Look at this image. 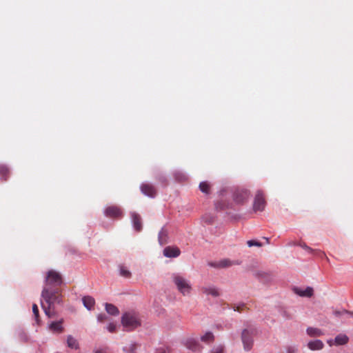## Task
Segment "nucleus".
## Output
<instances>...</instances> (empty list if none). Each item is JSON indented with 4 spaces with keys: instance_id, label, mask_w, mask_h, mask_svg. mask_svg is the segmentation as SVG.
<instances>
[{
    "instance_id": "33",
    "label": "nucleus",
    "mask_w": 353,
    "mask_h": 353,
    "mask_svg": "<svg viewBox=\"0 0 353 353\" xmlns=\"http://www.w3.org/2000/svg\"><path fill=\"white\" fill-rule=\"evenodd\" d=\"M299 245L309 252L312 251V250L310 247H308L305 243H300Z\"/></svg>"
},
{
    "instance_id": "7",
    "label": "nucleus",
    "mask_w": 353,
    "mask_h": 353,
    "mask_svg": "<svg viewBox=\"0 0 353 353\" xmlns=\"http://www.w3.org/2000/svg\"><path fill=\"white\" fill-rule=\"evenodd\" d=\"M105 215L110 219H120L123 216V211L119 206L110 205L104 211Z\"/></svg>"
},
{
    "instance_id": "13",
    "label": "nucleus",
    "mask_w": 353,
    "mask_h": 353,
    "mask_svg": "<svg viewBox=\"0 0 353 353\" xmlns=\"http://www.w3.org/2000/svg\"><path fill=\"white\" fill-rule=\"evenodd\" d=\"M181 251L177 247L168 246L163 250V254L166 257H177L180 255Z\"/></svg>"
},
{
    "instance_id": "4",
    "label": "nucleus",
    "mask_w": 353,
    "mask_h": 353,
    "mask_svg": "<svg viewBox=\"0 0 353 353\" xmlns=\"http://www.w3.org/2000/svg\"><path fill=\"white\" fill-rule=\"evenodd\" d=\"M254 334V329H244L241 334V340L243 347L245 351H249L253 345V335Z\"/></svg>"
},
{
    "instance_id": "21",
    "label": "nucleus",
    "mask_w": 353,
    "mask_h": 353,
    "mask_svg": "<svg viewBox=\"0 0 353 353\" xmlns=\"http://www.w3.org/2000/svg\"><path fill=\"white\" fill-rule=\"evenodd\" d=\"M349 341V338L345 335L343 334H340L337 335L334 339V343L336 345H343L347 343Z\"/></svg>"
},
{
    "instance_id": "20",
    "label": "nucleus",
    "mask_w": 353,
    "mask_h": 353,
    "mask_svg": "<svg viewBox=\"0 0 353 353\" xmlns=\"http://www.w3.org/2000/svg\"><path fill=\"white\" fill-rule=\"evenodd\" d=\"M82 301H83V303L84 306L89 310L92 309V307H94V305L95 303V301H94V298H92L90 296H84L82 299Z\"/></svg>"
},
{
    "instance_id": "31",
    "label": "nucleus",
    "mask_w": 353,
    "mask_h": 353,
    "mask_svg": "<svg viewBox=\"0 0 353 353\" xmlns=\"http://www.w3.org/2000/svg\"><path fill=\"white\" fill-rule=\"evenodd\" d=\"M116 325L114 323H110L108 326L107 329L110 332H114L116 331Z\"/></svg>"
},
{
    "instance_id": "3",
    "label": "nucleus",
    "mask_w": 353,
    "mask_h": 353,
    "mask_svg": "<svg viewBox=\"0 0 353 353\" xmlns=\"http://www.w3.org/2000/svg\"><path fill=\"white\" fill-rule=\"evenodd\" d=\"M173 281L176 286L177 290L183 295L187 296L190 294L192 286L186 279L180 276L174 275L173 276Z\"/></svg>"
},
{
    "instance_id": "15",
    "label": "nucleus",
    "mask_w": 353,
    "mask_h": 353,
    "mask_svg": "<svg viewBox=\"0 0 353 353\" xmlns=\"http://www.w3.org/2000/svg\"><path fill=\"white\" fill-rule=\"evenodd\" d=\"M131 217L134 229L138 232L141 231L142 229V223L140 215L136 212H132Z\"/></svg>"
},
{
    "instance_id": "17",
    "label": "nucleus",
    "mask_w": 353,
    "mask_h": 353,
    "mask_svg": "<svg viewBox=\"0 0 353 353\" xmlns=\"http://www.w3.org/2000/svg\"><path fill=\"white\" fill-rule=\"evenodd\" d=\"M68 347L78 350L80 349V344L79 341L72 336H68Z\"/></svg>"
},
{
    "instance_id": "32",
    "label": "nucleus",
    "mask_w": 353,
    "mask_h": 353,
    "mask_svg": "<svg viewBox=\"0 0 353 353\" xmlns=\"http://www.w3.org/2000/svg\"><path fill=\"white\" fill-rule=\"evenodd\" d=\"M97 319L99 322H104L107 321L108 316L105 314H101L98 315Z\"/></svg>"
},
{
    "instance_id": "37",
    "label": "nucleus",
    "mask_w": 353,
    "mask_h": 353,
    "mask_svg": "<svg viewBox=\"0 0 353 353\" xmlns=\"http://www.w3.org/2000/svg\"><path fill=\"white\" fill-rule=\"evenodd\" d=\"M95 353H106L105 352L103 351V350H97L95 352Z\"/></svg>"
},
{
    "instance_id": "14",
    "label": "nucleus",
    "mask_w": 353,
    "mask_h": 353,
    "mask_svg": "<svg viewBox=\"0 0 353 353\" xmlns=\"http://www.w3.org/2000/svg\"><path fill=\"white\" fill-rule=\"evenodd\" d=\"M294 292L295 294H298L300 296H305V297H311L313 295V288L311 287H307L305 290H301L298 288H294Z\"/></svg>"
},
{
    "instance_id": "26",
    "label": "nucleus",
    "mask_w": 353,
    "mask_h": 353,
    "mask_svg": "<svg viewBox=\"0 0 353 353\" xmlns=\"http://www.w3.org/2000/svg\"><path fill=\"white\" fill-rule=\"evenodd\" d=\"M138 347V345L135 343H132L129 345V346H126L123 347V351L125 353H136V350Z\"/></svg>"
},
{
    "instance_id": "34",
    "label": "nucleus",
    "mask_w": 353,
    "mask_h": 353,
    "mask_svg": "<svg viewBox=\"0 0 353 353\" xmlns=\"http://www.w3.org/2000/svg\"><path fill=\"white\" fill-rule=\"evenodd\" d=\"M245 307V305L243 304L239 306H234L233 309L234 311H238V312H241L242 311L243 308H244Z\"/></svg>"
},
{
    "instance_id": "9",
    "label": "nucleus",
    "mask_w": 353,
    "mask_h": 353,
    "mask_svg": "<svg viewBox=\"0 0 353 353\" xmlns=\"http://www.w3.org/2000/svg\"><path fill=\"white\" fill-rule=\"evenodd\" d=\"M250 192L248 190L242 189L236 190L234 195V199L237 203H243L250 197Z\"/></svg>"
},
{
    "instance_id": "8",
    "label": "nucleus",
    "mask_w": 353,
    "mask_h": 353,
    "mask_svg": "<svg viewBox=\"0 0 353 353\" xmlns=\"http://www.w3.org/2000/svg\"><path fill=\"white\" fill-rule=\"evenodd\" d=\"M183 344L188 350L193 352H201L203 349L199 343L193 338L187 339Z\"/></svg>"
},
{
    "instance_id": "30",
    "label": "nucleus",
    "mask_w": 353,
    "mask_h": 353,
    "mask_svg": "<svg viewBox=\"0 0 353 353\" xmlns=\"http://www.w3.org/2000/svg\"><path fill=\"white\" fill-rule=\"evenodd\" d=\"M247 244L249 247H252V246L261 247L262 246L261 243H260L258 241H255V240H250L247 242Z\"/></svg>"
},
{
    "instance_id": "28",
    "label": "nucleus",
    "mask_w": 353,
    "mask_h": 353,
    "mask_svg": "<svg viewBox=\"0 0 353 353\" xmlns=\"http://www.w3.org/2000/svg\"><path fill=\"white\" fill-rule=\"evenodd\" d=\"M32 312L34 316L35 321L39 322V309L36 304H33L32 305Z\"/></svg>"
},
{
    "instance_id": "25",
    "label": "nucleus",
    "mask_w": 353,
    "mask_h": 353,
    "mask_svg": "<svg viewBox=\"0 0 353 353\" xmlns=\"http://www.w3.org/2000/svg\"><path fill=\"white\" fill-rule=\"evenodd\" d=\"M201 340L205 343H211L214 341V336L212 332H208L201 337Z\"/></svg>"
},
{
    "instance_id": "2",
    "label": "nucleus",
    "mask_w": 353,
    "mask_h": 353,
    "mask_svg": "<svg viewBox=\"0 0 353 353\" xmlns=\"http://www.w3.org/2000/svg\"><path fill=\"white\" fill-rule=\"evenodd\" d=\"M121 323L128 331H131L141 325L138 316L132 313H125L122 316Z\"/></svg>"
},
{
    "instance_id": "36",
    "label": "nucleus",
    "mask_w": 353,
    "mask_h": 353,
    "mask_svg": "<svg viewBox=\"0 0 353 353\" xmlns=\"http://www.w3.org/2000/svg\"><path fill=\"white\" fill-rule=\"evenodd\" d=\"M347 312L346 310H343V311H342V312L336 310V311H334V314L335 316H338L341 315V314H343V313H347Z\"/></svg>"
},
{
    "instance_id": "27",
    "label": "nucleus",
    "mask_w": 353,
    "mask_h": 353,
    "mask_svg": "<svg viewBox=\"0 0 353 353\" xmlns=\"http://www.w3.org/2000/svg\"><path fill=\"white\" fill-rule=\"evenodd\" d=\"M120 275L125 277L129 278L131 276L130 272L126 269V268L123 265L120 266Z\"/></svg>"
},
{
    "instance_id": "10",
    "label": "nucleus",
    "mask_w": 353,
    "mask_h": 353,
    "mask_svg": "<svg viewBox=\"0 0 353 353\" xmlns=\"http://www.w3.org/2000/svg\"><path fill=\"white\" fill-rule=\"evenodd\" d=\"M141 190L143 194L150 197H154L157 194L155 188L149 183H143L141 185Z\"/></svg>"
},
{
    "instance_id": "29",
    "label": "nucleus",
    "mask_w": 353,
    "mask_h": 353,
    "mask_svg": "<svg viewBox=\"0 0 353 353\" xmlns=\"http://www.w3.org/2000/svg\"><path fill=\"white\" fill-rule=\"evenodd\" d=\"M224 352V346L223 345H218L214 347L212 350L211 353H223Z\"/></svg>"
},
{
    "instance_id": "11",
    "label": "nucleus",
    "mask_w": 353,
    "mask_h": 353,
    "mask_svg": "<svg viewBox=\"0 0 353 353\" xmlns=\"http://www.w3.org/2000/svg\"><path fill=\"white\" fill-rule=\"evenodd\" d=\"M63 321H52L48 325V329L54 334H59L63 331Z\"/></svg>"
},
{
    "instance_id": "24",
    "label": "nucleus",
    "mask_w": 353,
    "mask_h": 353,
    "mask_svg": "<svg viewBox=\"0 0 353 353\" xmlns=\"http://www.w3.org/2000/svg\"><path fill=\"white\" fill-rule=\"evenodd\" d=\"M200 190L206 194H210L211 190V185L208 181L201 182L199 184Z\"/></svg>"
},
{
    "instance_id": "35",
    "label": "nucleus",
    "mask_w": 353,
    "mask_h": 353,
    "mask_svg": "<svg viewBox=\"0 0 353 353\" xmlns=\"http://www.w3.org/2000/svg\"><path fill=\"white\" fill-rule=\"evenodd\" d=\"M287 353H297V349L294 347H289L287 349Z\"/></svg>"
},
{
    "instance_id": "1",
    "label": "nucleus",
    "mask_w": 353,
    "mask_h": 353,
    "mask_svg": "<svg viewBox=\"0 0 353 353\" xmlns=\"http://www.w3.org/2000/svg\"><path fill=\"white\" fill-rule=\"evenodd\" d=\"M63 283L61 274L53 270L47 272L45 284L41 292V307L48 317L52 316V307L55 303L61 302V298L59 293V287Z\"/></svg>"
},
{
    "instance_id": "18",
    "label": "nucleus",
    "mask_w": 353,
    "mask_h": 353,
    "mask_svg": "<svg viewBox=\"0 0 353 353\" xmlns=\"http://www.w3.org/2000/svg\"><path fill=\"white\" fill-rule=\"evenodd\" d=\"M10 175V170L6 165L0 164V176L1 180L6 181L8 180Z\"/></svg>"
},
{
    "instance_id": "16",
    "label": "nucleus",
    "mask_w": 353,
    "mask_h": 353,
    "mask_svg": "<svg viewBox=\"0 0 353 353\" xmlns=\"http://www.w3.org/2000/svg\"><path fill=\"white\" fill-rule=\"evenodd\" d=\"M307 347L311 350H320L324 347L323 343L321 340L310 341L307 343Z\"/></svg>"
},
{
    "instance_id": "12",
    "label": "nucleus",
    "mask_w": 353,
    "mask_h": 353,
    "mask_svg": "<svg viewBox=\"0 0 353 353\" xmlns=\"http://www.w3.org/2000/svg\"><path fill=\"white\" fill-rule=\"evenodd\" d=\"M201 291L205 295H211L213 297L219 296L221 294L219 290L214 286L202 287Z\"/></svg>"
},
{
    "instance_id": "5",
    "label": "nucleus",
    "mask_w": 353,
    "mask_h": 353,
    "mask_svg": "<svg viewBox=\"0 0 353 353\" xmlns=\"http://www.w3.org/2000/svg\"><path fill=\"white\" fill-rule=\"evenodd\" d=\"M241 263V261L236 260V261H232L229 259H223L219 261L215 262H211L209 263V265L213 268H228L232 265H238Z\"/></svg>"
},
{
    "instance_id": "19",
    "label": "nucleus",
    "mask_w": 353,
    "mask_h": 353,
    "mask_svg": "<svg viewBox=\"0 0 353 353\" xmlns=\"http://www.w3.org/2000/svg\"><path fill=\"white\" fill-rule=\"evenodd\" d=\"M306 332L311 337H317L323 335V332L320 329L312 327H307Z\"/></svg>"
},
{
    "instance_id": "38",
    "label": "nucleus",
    "mask_w": 353,
    "mask_h": 353,
    "mask_svg": "<svg viewBox=\"0 0 353 353\" xmlns=\"http://www.w3.org/2000/svg\"><path fill=\"white\" fill-rule=\"evenodd\" d=\"M266 241L268 243H269V239L268 238L266 239Z\"/></svg>"
},
{
    "instance_id": "6",
    "label": "nucleus",
    "mask_w": 353,
    "mask_h": 353,
    "mask_svg": "<svg viewBox=\"0 0 353 353\" xmlns=\"http://www.w3.org/2000/svg\"><path fill=\"white\" fill-rule=\"evenodd\" d=\"M265 204L266 202L265 200L263 192L261 190L257 191L255 195L254 201L253 204L254 210L255 212L263 211L265 207Z\"/></svg>"
},
{
    "instance_id": "22",
    "label": "nucleus",
    "mask_w": 353,
    "mask_h": 353,
    "mask_svg": "<svg viewBox=\"0 0 353 353\" xmlns=\"http://www.w3.org/2000/svg\"><path fill=\"white\" fill-rule=\"evenodd\" d=\"M168 232L165 229L162 228L159 233V242L161 245L167 243Z\"/></svg>"
},
{
    "instance_id": "23",
    "label": "nucleus",
    "mask_w": 353,
    "mask_h": 353,
    "mask_svg": "<svg viewBox=\"0 0 353 353\" xmlns=\"http://www.w3.org/2000/svg\"><path fill=\"white\" fill-rule=\"evenodd\" d=\"M105 310L108 314L111 315H117L119 313L118 308L111 303L105 304Z\"/></svg>"
}]
</instances>
